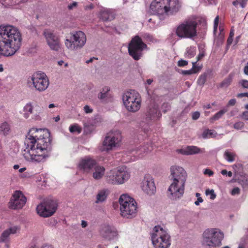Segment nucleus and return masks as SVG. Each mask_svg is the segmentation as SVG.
<instances>
[{"mask_svg":"<svg viewBox=\"0 0 248 248\" xmlns=\"http://www.w3.org/2000/svg\"><path fill=\"white\" fill-rule=\"evenodd\" d=\"M227 109H223L219 110L217 113H216L213 117L210 118L211 122H213L215 121H217L220 119L226 112Z\"/></svg>","mask_w":248,"mask_h":248,"instance_id":"7c9ffc66","label":"nucleus"},{"mask_svg":"<svg viewBox=\"0 0 248 248\" xmlns=\"http://www.w3.org/2000/svg\"><path fill=\"white\" fill-rule=\"evenodd\" d=\"M206 194L207 195L210 194L211 199L213 200L216 198V195L214 193V191L213 190H207L206 191Z\"/></svg>","mask_w":248,"mask_h":248,"instance_id":"a18cd8bd","label":"nucleus"},{"mask_svg":"<svg viewBox=\"0 0 248 248\" xmlns=\"http://www.w3.org/2000/svg\"><path fill=\"white\" fill-rule=\"evenodd\" d=\"M153 81V80L152 79H148L147 80V83L148 85H150Z\"/></svg>","mask_w":248,"mask_h":248,"instance_id":"0e129e2a","label":"nucleus"},{"mask_svg":"<svg viewBox=\"0 0 248 248\" xmlns=\"http://www.w3.org/2000/svg\"><path fill=\"white\" fill-rule=\"evenodd\" d=\"M200 203L202 202H203V199L202 197H198L197 200Z\"/></svg>","mask_w":248,"mask_h":248,"instance_id":"774afa93","label":"nucleus"},{"mask_svg":"<svg viewBox=\"0 0 248 248\" xmlns=\"http://www.w3.org/2000/svg\"><path fill=\"white\" fill-rule=\"evenodd\" d=\"M188 64V62L184 60H180L178 62V66L179 67H184Z\"/></svg>","mask_w":248,"mask_h":248,"instance_id":"37998d69","label":"nucleus"},{"mask_svg":"<svg viewBox=\"0 0 248 248\" xmlns=\"http://www.w3.org/2000/svg\"><path fill=\"white\" fill-rule=\"evenodd\" d=\"M116 170H111L107 176L106 181L108 183L111 184H118L117 177L116 176Z\"/></svg>","mask_w":248,"mask_h":248,"instance_id":"a878e982","label":"nucleus"},{"mask_svg":"<svg viewBox=\"0 0 248 248\" xmlns=\"http://www.w3.org/2000/svg\"><path fill=\"white\" fill-rule=\"evenodd\" d=\"M181 7L179 0H168L167 15H173L179 11Z\"/></svg>","mask_w":248,"mask_h":248,"instance_id":"6ab92c4d","label":"nucleus"},{"mask_svg":"<svg viewBox=\"0 0 248 248\" xmlns=\"http://www.w3.org/2000/svg\"><path fill=\"white\" fill-rule=\"evenodd\" d=\"M10 130V125L6 122L2 123L0 125V131L4 135H7Z\"/></svg>","mask_w":248,"mask_h":248,"instance_id":"2f4dec72","label":"nucleus"},{"mask_svg":"<svg viewBox=\"0 0 248 248\" xmlns=\"http://www.w3.org/2000/svg\"><path fill=\"white\" fill-rule=\"evenodd\" d=\"M84 110L86 113H89L93 112V109H91L90 107L88 105H86L84 107Z\"/></svg>","mask_w":248,"mask_h":248,"instance_id":"3c124183","label":"nucleus"},{"mask_svg":"<svg viewBox=\"0 0 248 248\" xmlns=\"http://www.w3.org/2000/svg\"><path fill=\"white\" fill-rule=\"evenodd\" d=\"M203 237L207 246L216 247L221 245L224 234L216 229H207L204 232Z\"/></svg>","mask_w":248,"mask_h":248,"instance_id":"9b49d317","label":"nucleus"},{"mask_svg":"<svg viewBox=\"0 0 248 248\" xmlns=\"http://www.w3.org/2000/svg\"><path fill=\"white\" fill-rule=\"evenodd\" d=\"M147 47V45L138 35L133 37L129 43L128 51L129 54L133 59L138 61L142 56V51Z\"/></svg>","mask_w":248,"mask_h":248,"instance_id":"9d476101","label":"nucleus"},{"mask_svg":"<svg viewBox=\"0 0 248 248\" xmlns=\"http://www.w3.org/2000/svg\"><path fill=\"white\" fill-rule=\"evenodd\" d=\"M240 189L238 187H234L232 189L231 194L232 195H234L236 194H239L240 193Z\"/></svg>","mask_w":248,"mask_h":248,"instance_id":"09e8293b","label":"nucleus"},{"mask_svg":"<svg viewBox=\"0 0 248 248\" xmlns=\"http://www.w3.org/2000/svg\"><path fill=\"white\" fill-rule=\"evenodd\" d=\"M170 170L173 182L169 186L168 191L171 196V198L177 199L184 194L187 173L183 168L177 166H171Z\"/></svg>","mask_w":248,"mask_h":248,"instance_id":"f03ea898","label":"nucleus"},{"mask_svg":"<svg viewBox=\"0 0 248 248\" xmlns=\"http://www.w3.org/2000/svg\"><path fill=\"white\" fill-rule=\"evenodd\" d=\"M86 42V36L81 31L71 32L66 37L64 44L70 50H76L82 48Z\"/></svg>","mask_w":248,"mask_h":248,"instance_id":"0eeeda50","label":"nucleus"},{"mask_svg":"<svg viewBox=\"0 0 248 248\" xmlns=\"http://www.w3.org/2000/svg\"><path fill=\"white\" fill-rule=\"evenodd\" d=\"M206 78L207 76L206 74L202 75L199 77L197 82L199 85H203L205 83Z\"/></svg>","mask_w":248,"mask_h":248,"instance_id":"e433bc0d","label":"nucleus"},{"mask_svg":"<svg viewBox=\"0 0 248 248\" xmlns=\"http://www.w3.org/2000/svg\"><path fill=\"white\" fill-rule=\"evenodd\" d=\"M161 115L158 111V106L155 104H150L146 113V119L149 120H154Z\"/></svg>","mask_w":248,"mask_h":248,"instance_id":"a211bd4d","label":"nucleus"},{"mask_svg":"<svg viewBox=\"0 0 248 248\" xmlns=\"http://www.w3.org/2000/svg\"><path fill=\"white\" fill-rule=\"evenodd\" d=\"M227 173H228V171L226 170H221V173L223 175H227Z\"/></svg>","mask_w":248,"mask_h":248,"instance_id":"e2e57ef3","label":"nucleus"},{"mask_svg":"<svg viewBox=\"0 0 248 248\" xmlns=\"http://www.w3.org/2000/svg\"><path fill=\"white\" fill-rule=\"evenodd\" d=\"M18 230L19 228L16 226H15L11 227L3 231L1 236H0V243L8 242L9 241L10 235L11 234H15L16 233Z\"/></svg>","mask_w":248,"mask_h":248,"instance_id":"412c9836","label":"nucleus"},{"mask_svg":"<svg viewBox=\"0 0 248 248\" xmlns=\"http://www.w3.org/2000/svg\"><path fill=\"white\" fill-rule=\"evenodd\" d=\"M196 53V49L195 47L190 46L187 48L185 55L186 57L190 59L195 55Z\"/></svg>","mask_w":248,"mask_h":248,"instance_id":"c756f323","label":"nucleus"},{"mask_svg":"<svg viewBox=\"0 0 248 248\" xmlns=\"http://www.w3.org/2000/svg\"><path fill=\"white\" fill-rule=\"evenodd\" d=\"M197 62H192V69L194 74L198 73L202 69V66L196 65Z\"/></svg>","mask_w":248,"mask_h":248,"instance_id":"58836bf2","label":"nucleus"},{"mask_svg":"<svg viewBox=\"0 0 248 248\" xmlns=\"http://www.w3.org/2000/svg\"><path fill=\"white\" fill-rule=\"evenodd\" d=\"M182 74L183 75H191V74H194L193 73V70L192 69V68L190 70H183L182 71Z\"/></svg>","mask_w":248,"mask_h":248,"instance_id":"603ef678","label":"nucleus"},{"mask_svg":"<svg viewBox=\"0 0 248 248\" xmlns=\"http://www.w3.org/2000/svg\"><path fill=\"white\" fill-rule=\"evenodd\" d=\"M27 83L29 87L32 86L36 90L42 92L48 87L49 80L45 73L35 72L28 78Z\"/></svg>","mask_w":248,"mask_h":248,"instance_id":"1a4fd4ad","label":"nucleus"},{"mask_svg":"<svg viewBox=\"0 0 248 248\" xmlns=\"http://www.w3.org/2000/svg\"><path fill=\"white\" fill-rule=\"evenodd\" d=\"M234 35V31L232 29H231L230 32L229 36L231 37H233Z\"/></svg>","mask_w":248,"mask_h":248,"instance_id":"13d9d810","label":"nucleus"},{"mask_svg":"<svg viewBox=\"0 0 248 248\" xmlns=\"http://www.w3.org/2000/svg\"><path fill=\"white\" fill-rule=\"evenodd\" d=\"M239 84L243 88L248 89V80L246 79H242L239 82Z\"/></svg>","mask_w":248,"mask_h":248,"instance_id":"a19ab883","label":"nucleus"},{"mask_svg":"<svg viewBox=\"0 0 248 248\" xmlns=\"http://www.w3.org/2000/svg\"><path fill=\"white\" fill-rule=\"evenodd\" d=\"M244 124L242 122H238L233 124V127L237 130L241 129L244 127Z\"/></svg>","mask_w":248,"mask_h":248,"instance_id":"ea45409f","label":"nucleus"},{"mask_svg":"<svg viewBox=\"0 0 248 248\" xmlns=\"http://www.w3.org/2000/svg\"><path fill=\"white\" fill-rule=\"evenodd\" d=\"M26 201V198L24 194L20 191L16 190L12 195L8 206L12 209H21L25 204Z\"/></svg>","mask_w":248,"mask_h":248,"instance_id":"4468645a","label":"nucleus"},{"mask_svg":"<svg viewBox=\"0 0 248 248\" xmlns=\"http://www.w3.org/2000/svg\"><path fill=\"white\" fill-rule=\"evenodd\" d=\"M168 0H154L151 4L150 9L155 14L163 15L167 12Z\"/></svg>","mask_w":248,"mask_h":248,"instance_id":"dca6fc26","label":"nucleus"},{"mask_svg":"<svg viewBox=\"0 0 248 248\" xmlns=\"http://www.w3.org/2000/svg\"><path fill=\"white\" fill-rule=\"evenodd\" d=\"M58 208L57 200L52 198H46L36 207V212L41 217H48L53 215Z\"/></svg>","mask_w":248,"mask_h":248,"instance_id":"6e6552de","label":"nucleus"},{"mask_svg":"<svg viewBox=\"0 0 248 248\" xmlns=\"http://www.w3.org/2000/svg\"><path fill=\"white\" fill-rule=\"evenodd\" d=\"M116 170L118 184H123L129 178V172L125 170V168L121 167Z\"/></svg>","mask_w":248,"mask_h":248,"instance_id":"aec40b11","label":"nucleus"},{"mask_svg":"<svg viewBox=\"0 0 248 248\" xmlns=\"http://www.w3.org/2000/svg\"><path fill=\"white\" fill-rule=\"evenodd\" d=\"M242 117L245 120H248V111H246L243 112L242 115Z\"/></svg>","mask_w":248,"mask_h":248,"instance_id":"6e6d98bb","label":"nucleus"},{"mask_svg":"<svg viewBox=\"0 0 248 248\" xmlns=\"http://www.w3.org/2000/svg\"><path fill=\"white\" fill-rule=\"evenodd\" d=\"M243 71H244V73L245 75L248 76V62L247 63L246 65H245V66L244 67Z\"/></svg>","mask_w":248,"mask_h":248,"instance_id":"4d7b16f0","label":"nucleus"},{"mask_svg":"<svg viewBox=\"0 0 248 248\" xmlns=\"http://www.w3.org/2000/svg\"><path fill=\"white\" fill-rule=\"evenodd\" d=\"M236 101L235 99H231L227 104L228 106H233L235 105Z\"/></svg>","mask_w":248,"mask_h":248,"instance_id":"8fccbe9b","label":"nucleus"},{"mask_svg":"<svg viewBox=\"0 0 248 248\" xmlns=\"http://www.w3.org/2000/svg\"><path fill=\"white\" fill-rule=\"evenodd\" d=\"M142 190L149 195L154 194L156 191V187L152 177L147 174L145 175L141 185Z\"/></svg>","mask_w":248,"mask_h":248,"instance_id":"2eb2a0df","label":"nucleus"},{"mask_svg":"<svg viewBox=\"0 0 248 248\" xmlns=\"http://www.w3.org/2000/svg\"><path fill=\"white\" fill-rule=\"evenodd\" d=\"M219 21V17L217 16L215 20H214V31H216L217 29Z\"/></svg>","mask_w":248,"mask_h":248,"instance_id":"c03bdc74","label":"nucleus"},{"mask_svg":"<svg viewBox=\"0 0 248 248\" xmlns=\"http://www.w3.org/2000/svg\"><path fill=\"white\" fill-rule=\"evenodd\" d=\"M78 3L77 2H73V3L70 4L68 6V8L69 10H72L74 7H76L77 6Z\"/></svg>","mask_w":248,"mask_h":248,"instance_id":"864d4df0","label":"nucleus"},{"mask_svg":"<svg viewBox=\"0 0 248 248\" xmlns=\"http://www.w3.org/2000/svg\"><path fill=\"white\" fill-rule=\"evenodd\" d=\"M248 0H235L232 2V4L235 7H238L239 5L241 8H244L246 7Z\"/></svg>","mask_w":248,"mask_h":248,"instance_id":"72a5a7b5","label":"nucleus"},{"mask_svg":"<svg viewBox=\"0 0 248 248\" xmlns=\"http://www.w3.org/2000/svg\"><path fill=\"white\" fill-rule=\"evenodd\" d=\"M81 225L83 228H85L87 226V222L84 220H82Z\"/></svg>","mask_w":248,"mask_h":248,"instance_id":"bf43d9fd","label":"nucleus"},{"mask_svg":"<svg viewBox=\"0 0 248 248\" xmlns=\"http://www.w3.org/2000/svg\"><path fill=\"white\" fill-rule=\"evenodd\" d=\"M200 113L199 111H195L192 113V118L194 120H196L200 117Z\"/></svg>","mask_w":248,"mask_h":248,"instance_id":"49530a36","label":"nucleus"},{"mask_svg":"<svg viewBox=\"0 0 248 248\" xmlns=\"http://www.w3.org/2000/svg\"><path fill=\"white\" fill-rule=\"evenodd\" d=\"M224 158L229 162H232L234 161L236 157L235 154L226 151L224 154Z\"/></svg>","mask_w":248,"mask_h":248,"instance_id":"c85d7f7f","label":"nucleus"},{"mask_svg":"<svg viewBox=\"0 0 248 248\" xmlns=\"http://www.w3.org/2000/svg\"><path fill=\"white\" fill-rule=\"evenodd\" d=\"M123 101L126 109L129 112H137L140 108L141 97L140 93L135 90L126 92L123 96Z\"/></svg>","mask_w":248,"mask_h":248,"instance_id":"423d86ee","label":"nucleus"},{"mask_svg":"<svg viewBox=\"0 0 248 248\" xmlns=\"http://www.w3.org/2000/svg\"><path fill=\"white\" fill-rule=\"evenodd\" d=\"M93 168L94 172L93 173V178L95 180L101 179L105 174V168L103 166L96 165Z\"/></svg>","mask_w":248,"mask_h":248,"instance_id":"5701e85b","label":"nucleus"},{"mask_svg":"<svg viewBox=\"0 0 248 248\" xmlns=\"http://www.w3.org/2000/svg\"><path fill=\"white\" fill-rule=\"evenodd\" d=\"M122 140L121 133L119 130L108 133L103 142L104 150L109 151L119 146Z\"/></svg>","mask_w":248,"mask_h":248,"instance_id":"f8f14e48","label":"nucleus"},{"mask_svg":"<svg viewBox=\"0 0 248 248\" xmlns=\"http://www.w3.org/2000/svg\"><path fill=\"white\" fill-rule=\"evenodd\" d=\"M24 111L25 112L24 114V117L26 119L28 118L30 114L33 112V106L31 103H28L24 107Z\"/></svg>","mask_w":248,"mask_h":248,"instance_id":"cd10ccee","label":"nucleus"},{"mask_svg":"<svg viewBox=\"0 0 248 248\" xmlns=\"http://www.w3.org/2000/svg\"><path fill=\"white\" fill-rule=\"evenodd\" d=\"M94 59L97 60V59L95 58L94 57L91 58L90 59V60H89L86 61V63H89L90 62H92Z\"/></svg>","mask_w":248,"mask_h":248,"instance_id":"680f3d73","label":"nucleus"},{"mask_svg":"<svg viewBox=\"0 0 248 248\" xmlns=\"http://www.w3.org/2000/svg\"><path fill=\"white\" fill-rule=\"evenodd\" d=\"M214 132L213 130L206 129L203 131L202 137L204 139L215 137L217 133H214Z\"/></svg>","mask_w":248,"mask_h":248,"instance_id":"473e14b6","label":"nucleus"},{"mask_svg":"<svg viewBox=\"0 0 248 248\" xmlns=\"http://www.w3.org/2000/svg\"><path fill=\"white\" fill-rule=\"evenodd\" d=\"M100 18L104 21H111L113 19L112 16L107 11L102 12Z\"/></svg>","mask_w":248,"mask_h":248,"instance_id":"f704fd0d","label":"nucleus"},{"mask_svg":"<svg viewBox=\"0 0 248 248\" xmlns=\"http://www.w3.org/2000/svg\"><path fill=\"white\" fill-rule=\"evenodd\" d=\"M152 243L155 248H169L170 237L166 231L160 226H155L152 235Z\"/></svg>","mask_w":248,"mask_h":248,"instance_id":"39448f33","label":"nucleus"},{"mask_svg":"<svg viewBox=\"0 0 248 248\" xmlns=\"http://www.w3.org/2000/svg\"><path fill=\"white\" fill-rule=\"evenodd\" d=\"M51 142L50 133L47 129L31 128L24 140L23 155L30 162H44L50 155Z\"/></svg>","mask_w":248,"mask_h":248,"instance_id":"f257e3e1","label":"nucleus"},{"mask_svg":"<svg viewBox=\"0 0 248 248\" xmlns=\"http://www.w3.org/2000/svg\"><path fill=\"white\" fill-rule=\"evenodd\" d=\"M237 97L238 98H242V97H245L244 93H240L237 94Z\"/></svg>","mask_w":248,"mask_h":248,"instance_id":"052dcab7","label":"nucleus"},{"mask_svg":"<svg viewBox=\"0 0 248 248\" xmlns=\"http://www.w3.org/2000/svg\"><path fill=\"white\" fill-rule=\"evenodd\" d=\"M96 161L95 159L86 156L81 159L78 164V168L80 170L88 172L96 165Z\"/></svg>","mask_w":248,"mask_h":248,"instance_id":"f3484780","label":"nucleus"},{"mask_svg":"<svg viewBox=\"0 0 248 248\" xmlns=\"http://www.w3.org/2000/svg\"><path fill=\"white\" fill-rule=\"evenodd\" d=\"M121 216L127 218L135 217L137 213V203L127 194L122 195L119 198Z\"/></svg>","mask_w":248,"mask_h":248,"instance_id":"20e7f679","label":"nucleus"},{"mask_svg":"<svg viewBox=\"0 0 248 248\" xmlns=\"http://www.w3.org/2000/svg\"><path fill=\"white\" fill-rule=\"evenodd\" d=\"M110 88L108 86L103 87L101 91L98 93V97L99 99L106 101L111 97L109 93Z\"/></svg>","mask_w":248,"mask_h":248,"instance_id":"b1692460","label":"nucleus"},{"mask_svg":"<svg viewBox=\"0 0 248 248\" xmlns=\"http://www.w3.org/2000/svg\"><path fill=\"white\" fill-rule=\"evenodd\" d=\"M234 74L231 73H230L226 78H225L223 81L219 84L218 88H227L231 84L232 81Z\"/></svg>","mask_w":248,"mask_h":248,"instance_id":"393cba45","label":"nucleus"},{"mask_svg":"<svg viewBox=\"0 0 248 248\" xmlns=\"http://www.w3.org/2000/svg\"><path fill=\"white\" fill-rule=\"evenodd\" d=\"M198 23L192 17L185 20L178 26L175 33L180 38H192L197 36Z\"/></svg>","mask_w":248,"mask_h":248,"instance_id":"7ed1b4c3","label":"nucleus"},{"mask_svg":"<svg viewBox=\"0 0 248 248\" xmlns=\"http://www.w3.org/2000/svg\"><path fill=\"white\" fill-rule=\"evenodd\" d=\"M69 131L71 133L77 132L79 134L81 132L82 128L78 124H74L70 126Z\"/></svg>","mask_w":248,"mask_h":248,"instance_id":"c9c22d12","label":"nucleus"},{"mask_svg":"<svg viewBox=\"0 0 248 248\" xmlns=\"http://www.w3.org/2000/svg\"><path fill=\"white\" fill-rule=\"evenodd\" d=\"M107 190L103 189L99 191L98 193L96 195V202H103L106 200L107 197L108 193H107Z\"/></svg>","mask_w":248,"mask_h":248,"instance_id":"bb28decb","label":"nucleus"},{"mask_svg":"<svg viewBox=\"0 0 248 248\" xmlns=\"http://www.w3.org/2000/svg\"><path fill=\"white\" fill-rule=\"evenodd\" d=\"M43 35L47 44L51 50L59 51L61 49L60 38L58 35L54 33L53 31L46 29L43 32Z\"/></svg>","mask_w":248,"mask_h":248,"instance_id":"ddd939ff","label":"nucleus"},{"mask_svg":"<svg viewBox=\"0 0 248 248\" xmlns=\"http://www.w3.org/2000/svg\"><path fill=\"white\" fill-rule=\"evenodd\" d=\"M204 108L206 109H210L211 108V106L210 104H208L206 106H204Z\"/></svg>","mask_w":248,"mask_h":248,"instance_id":"69168bd1","label":"nucleus"},{"mask_svg":"<svg viewBox=\"0 0 248 248\" xmlns=\"http://www.w3.org/2000/svg\"><path fill=\"white\" fill-rule=\"evenodd\" d=\"M205 56V52L204 50H200V53L197 57V61L198 62L202 60Z\"/></svg>","mask_w":248,"mask_h":248,"instance_id":"79ce46f5","label":"nucleus"},{"mask_svg":"<svg viewBox=\"0 0 248 248\" xmlns=\"http://www.w3.org/2000/svg\"><path fill=\"white\" fill-rule=\"evenodd\" d=\"M203 173L205 175H208L209 176H211L214 174V172L209 169H206L204 170Z\"/></svg>","mask_w":248,"mask_h":248,"instance_id":"de8ad7c7","label":"nucleus"},{"mask_svg":"<svg viewBox=\"0 0 248 248\" xmlns=\"http://www.w3.org/2000/svg\"><path fill=\"white\" fill-rule=\"evenodd\" d=\"M200 149L195 146H188L186 148L178 149L177 152L183 155H191L200 152Z\"/></svg>","mask_w":248,"mask_h":248,"instance_id":"4be33fe9","label":"nucleus"},{"mask_svg":"<svg viewBox=\"0 0 248 248\" xmlns=\"http://www.w3.org/2000/svg\"><path fill=\"white\" fill-rule=\"evenodd\" d=\"M233 41V37H229L227 40V47H228L232 44Z\"/></svg>","mask_w":248,"mask_h":248,"instance_id":"5fc2aeb1","label":"nucleus"},{"mask_svg":"<svg viewBox=\"0 0 248 248\" xmlns=\"http://www.w3.org/2000/svg\"><path fill=\"white\" fill-rule=\"evenodd\" d=\"M152 150L153 147L151 145H149L148 144L140 148V150L141 152H143L144 153L151 152V151H152Z\"/></svg>","mask_w":248,"mask_h":248,"instance_id":"4c0bfd02","label":"nucleus"},{"mask_svg":"<svg viewBox=\"0 0 248 248\" xmlns=\"http://www.w3.org/2000/svg\"><path fill=\"white\" fill-rule=\"evenodd\" d=\"M55 121L57 122L60 120V117L59 116H57V117L54 118Z\"/></svg>","mask_w":248,"mask_h":248,"instance_id":"338daca9","label":"nucleus"}]
</instances>
